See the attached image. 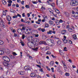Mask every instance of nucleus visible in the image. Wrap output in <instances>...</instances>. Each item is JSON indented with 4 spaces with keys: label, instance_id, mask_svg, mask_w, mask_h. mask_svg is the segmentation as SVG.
<instances>
[{
    "label": "nucleus",
    "instance_id": "55",
    "mask_svg": "<svg viewBox=\"0 0 78 78\" xmlns=\"http://www.w3.org/2000/svg\"><path fill=\"white\" fill-rule=\"evenodd\" d=\"M20 43H21V44L22 46H24V44H23V42H20Z\"/></svg>",
    "mask_w": 78,
    "mask_h": 78
},
{
    "label": "nucleus",
    "instance_id": "6",
    "mask_svg": "<svg viewBox=\"0 0 78 78\" xmlns=\"http://www.w3.org/2000/svg\"><path fill=\"white\" fill-rule=\"evenodd\" d=\"M17 32L19 34H23V30L20 28H19L17 30Z\"/></svg>",
    "mask_w": 78,
    "mask_h": 78
},
{
    "label": "nucleus",
    "instance_id": "2",
    "mask_svg": "<svg viewBox=\"0 0 78 78\" xmlns=\"http://www.w3.org/2000/svg\"><path fill=\"white\" fill-rule=\"evenodd\" d=\"M9 62H3V64L4 66H6V67H9L11 66H12L11 63H9Z\"/></svg>",
    "mask_w": 78,
    "mask_h": 78
},
{
    "label": "nucleus",
    "instance_id": "41",
    "mask_svg": "<svg viewBox=\"0 0 78 78\" xmlns=\"http://www.w3.org/2000/svg\"><path fill=\"white\" fill-rule=\"evenodd\" d=\"M63 50H64V51H67V48H66V47L64 48Z\"/></svg>",
    "mask_w": 78,
    "mask_h": 78
},
{
    "label": "nucleus",
    "instance_id": "48",
    "mask_svg": "<svg viewBox=\"0 0 78 78\" xmlns=\"http://www.w3.org/2000/svg\"><path fill=\"white\" fill-rule=\"evenodd\" d=\"M13 18L14 19H15V18H17V16L15 15V16H12Z\"/></svg>",
    "mask_w": 78,
    "mask_h": 78
},
{
    "label": "nucleus",
    "instance_id": "17",
    "mask_svg": "<svg viewBox=\"0 0 78 78\" xmlns=\"http://www.w3.org/2000/svg\"><path fill=\"white\" fill-rule=\"evenodd\" d=\"M48 34H52V30H49L47 32Z\"/></svg>",
    "mask_w": 78,
    "mask_h": 78
},
{
    "label": "nucleus",
    "instance_id": "8",
    "mask_svg": "<svg viewBox=\"0 0 78 78\" xmlns=\"http://www.w3.org/2000/svg\"><path fill=\"white\" fill-rule=\"evenodd\" d=\"M78 3V2L77 1H72L70 2V5H71V6H75V5H76V3Z\"/></svg>",
    "mask_w": 78,
    "mask_h": 78
},
{
    "label": "nucleus",
    "instance_id": "57",
    "mask_svg": "<svg viewBox=\"0 0 78 78\" xmlns=\"http://www.w3.org/2000/svg\"><path fill=\"white\" fill-rule=\"evenodd\" d=\"M21 22H25V21H23V19H22L21 20Z\"/></svg>",
    "mask_w": 78,
    "mask_h": 78
},
{
    "label": "nucleus",
    "instance_id": "58",
    "mask_svg": "<svg viewBox=\"0 0 78 78\" xmlns=\"http://www.w3.org/2000/svg\"><path fill=\"white\" fill-rule=\"evenodd\" d=\"M22 15L23 17H24L25 16V13H23V14H22Z\"/></svg>",
    "mask_w": 78,
    "mask_h": 78
},
{
    "label": "nucleus",
    "instance_id": "15",
    "mask_svg": "<svg viewBox=\"0 0 78 78\" xmlns=\"http://www.w3.org/2000/svg\"><path fill=\"white\" fill-rule=\"evenodd\" d=\"M64 14L66 17H69V13L67 12H64Z\"/></svg>",
    "mask_w": 78,
    "mask_h": 78
},
{
    "label": "nucleus",
    "instance_id": "56",
    "mask_svg": "<svg viewBox=\"0 0 78 78\" xmlns=\"http://www.w3.org/2000/svg\"><path fill=\"white\" fill-rule=\"evenodd\" d=\"M36 77L38 78H41V77L39 75H37Z\"/></svg>",
    "mask_w": 78,
    "mask_h": 78
},
{
    "label": "nucleus",
    "instance_id": "27",
    "mask_svg": "<svg viewBox=\"0 0 78 78\" xmlns=\"http://www.w3.org/2000/svg\"><path fill=\"white\" fill-rule=\"evenodd\" d=\"M68 43H69L70 44H72V41L70 40H68Z\"/></svg>",
    "mask_w": 78,
    "mask_h": 78
},
{
    "label": "nucleus",
    "instance_id": "54",
    "mask_svg": "<svg viewBox=\"0 0 78 78\" xmlns=\"http://www.w3.org/2000/svg\"><path fill=\"white\" fill-rule=\"evenodd\" d=\"M41 9L43 10H44L45 9V7L42 6L41 8Z\"/></svg>",
    "mask_w": 78,
    "mask_h": 78
},
{
    "label": "nucleus",
    "instance_id": "23",
    "mask_svg": "<svg viewBox=\"0 0 78 78\" xmlns=\"http://www.w3.org/2000/svg\"><path fill=\"white\" fill-rule=\"evenodd\" d=\"M10 11V12H13V13H16V12L15 10H14L12 9H11Z\"/></svg>",
    "mask_w": 78,
    "mask_h": 78
},
{
    "label": "nucleus",
    "instance_id": "13",
    "mask_svg": "<svg viewBox=\"0 0 78 78\" xmlns=\"http://www.w3.org/2000/svg\"><path fill=\"white\" fill-rule=\"evenodd\" d=\"M5 52L7 54H9L10 53V50L9 49H7L5 50Z\"/></svg>",
    "mask_w": 78,
    "mask_h": 78
},
{
    "label": "nucleus",
    "instance_id": "44",
    "mask_svg": "<svg viewBox=\"0 0 78 78\" xmlns=\"http://www.w3.org/2000/svg\"><path fill=\"white\" fill-rule=\"evenodd\" d=\"M43 18L45 20L46 19H47V16H43Z\"/></svg>",
    "mask_w": 78,
    "mask_h": 78
},
{
    "label": "nucleus",
    "instance_id": "5",
    "mask_svg": "<svg viewBox=\"0 0 78 78\" xmlns=\"http://www.w3.org/2000/svg\"><path fill=\"white\" fill-rule=\"evenodd\" d=\"M3 60L5 61H6L7 62H9V58L8 57L6 56H4L3 57Z\"/></svg>",
    "mask_w": 78,
    "mask_h": 78
},
{
    "label": "nucleus",
    "instance_id": "49",
    "mask_svg": "<svg viewBox=\"0 0 78 78\" xmlns=\"http://www.w3.org/2000/svg\"><path fill=\"white\" fill-rule=\"evenodd\" d=\"M65 75L66 76H69V73H65Z\"/></svg>",
    "mask_w": 78,
    "mask_h": 78
},
{
    "label": "nucleus",
    "instance_id": "28",
    "mask_svg": "<svg viewBox=\"0 0 78 78\" xmlns=\"http://www.w3.org/2000/svg\"><path fill=\"white\" fill-rule=\"evenodd\" d=\"M73 38L74 39H76V35L75 34L73 35Z\"/></svg>",
    "mask_w": 78,
    "mask_h": 78
},
{
    "label": "nucleus",
    "instance_id": "51",
    "mask_svg": "<svg viewBox=\"0 0 78 78\" xmlns=\"http://www.w3.org/2000/svg\"><path fill=\"white\" fill-rule=\"evenodd\" d=\"M41 30L42 29L41 28H39L38 29V31H41Z\"/></svg>",
    "mask_w": 78,
    "mask_h": 78
},
{
    "label": "nucleus",
    "instance_id": "32",
    "mask_svg": "<svg viewBox=\"0 0 78 78\" xmlns=\"http://www.w3.org/2000/svg\"><path fill=\"white\" fill-rule=\"evenodd\" d=\"M34 27L35 28H37L38 27V25H37L36 24H34Z\"/></svg>",
    "mask_w": 78,
    "mask_h": 78
},
{
    "label": "nucleus",
    "instance_id": "20",
    "mask_svg": "<svg viewBox=\"0 0 78 78\" xmlns=\"http://www.w3.org/2000/svg\"><path fill=\"white\" fill-rule=\"evenodd\" d=\"M74 17L76 18L78 17V12L76 13L73 16Z\"/></svg>",
    "mask_w": 78,
    "mask_h": 78
},
{
    "label": "nucleus",
    "instance_id": "29",
    "mask_svg": "<svg viewBox=\"0 0 78 78\" xmlns=\"http://www.w3.org/2000/svg\"><path fill=\"white\" fill-rule=\"evenodd\" d=\"M4 44V42L3 41L0 40V45H3Z\"/></svg>",
    "mask_w": 78,
    "mask_h": 78
},
{
    "label": "nucleus",
    "instance_id": "1",
    "mask_svg": "<svg viewBox=\"0 0 78 78\" xmlns=\"http://www.w3.org/2000/svg\"><path fill=\"white\" fill-rule=\"evenodd\" d=\"M48 42L49 45L51 47H52L55 45V44H54V41L52 39H49L47 40Z\"/></svg>",
    "mask_w": 78,
    "mask_h": 78
},
{
    "label": "nucleus",
    "instance_id": "9",
    "mask_svg": "<svg viewBox=\"0 0 78 78\" xmlns=\"http://www.w3.org/2000/svg\"><path fill=\"white\" fill-rule=\"evenodd\" d=\"M6 19L8 22H10L11 20V17L9 16H6Z\"/></svg>",
    "mask_w": 78,
    "mask_h": 78
},
{
    "label": "nucleus",
    "instance_id": "33",
    "mask_svg": "<svg viewBox=\"0 0 78 78\" xmlns=\"http://www.w3.org/2000/svg\"><path fill=\"white\" fill-rule=\"evenodd\" d=\"M54 64V62L52 61L50 62V65L51 66H53Z\"/></svg>",
    "mask_w": 78,
    "mask_h": 78
},
{
    "label": "nucleus",
    "instance_id": "3",
    "mask_svg": "<svg viewBox=\"0 0 78 78\" xmlns=\"http://www.w3.org/2000/svg\"><path fill=\"white\" fill-rule=\"evenodd\" d=\"M56 4L57 5H58H58H59L60 6H62L63 5V4H62V0H57L56 2Z\"/></svg>",
    "mask_w": 78,
    "mask_h": 78
},
{
    "label": "nucleus",
    "instance_id": "38",
    "mask_svg": "<svg viewBox=\"0 0 78 78\" xmlns=\"http://www.w3.org/2000/svg\"><path fill=\"white\" fill-rule=\"evenodd\" d=\"M63 66H64V68L65 70H66V69H67V66H66V64H64L63 65Z\"/></svg>",
    "mask_w": 78,
    "mask_h": 78
},
{
    "label": "nucleus",
    "instance_id": "50",
    "mask_svg": "<svg viewBox=\"0 0 78 78\" xmlns=\"http://www.w3.org/2000/svg\"><path fill=\"white\" fill-rule=\"evenodd\" d=\"M69 27H70V26H69V25H67L66 28V29H68V28H69Z\"/></svg>",
    "mask_w": 78,
    "mask_h": 78
},
{
    "label": "nucleus",
    "instance_id": "60",
    "mask_svg": "<svg viewBox=\"0 0 78 78\" xmlns=\"http://www.w3.org/2000/svg\"><path fill=\"white\" fill-rule=\"evenodd\" d=\"M49 47L48 46H47L46 47V50H49Z\"/></svg>",
    "mask_w": 78,
    "mask_h": 78
},
{
    "label": "nucleus",
    "instance_id": "35",
    "mask_svg": "<svg viewBox=\"0 0 78 78\" xmlns=\"http://www.w3.org/2000/svg\"><path fill=\"white\" fill-rule=\"evenodd\" d=\"M55 12H56V13H57V14H59L60 12L59 10L57 9H55Z\"/></svg>",
    "mask_w": 78,
    "mask_h": 78
},
{
    "label": "nucleus",
    "instance_id": "61",
    "mask_svg": "<svg viewBox=\"0 0 78 78\" xmlns=\"http://www.w3.org/2000/svg\"><path fill=\"white\" fill-rule=\"evenodd\" d=\"M59 22L60 23H62L63 22V21H62V20H60L59 21Z\"/></svg>",
    "mask_w": 78,
    "mask_h": 78
},
{
    "label": "nucleus",
    "instance_id": "64",
    "mask_svg": "<svg viewBox=\"0 0 78 78\" xmlns=\"http://www.w3.org/2000/svg\"><path fill=\"white\" fill-rule=\"evenodd\" d=\"M21 4L22 5H24V1H23L21 2Z\"/></svg>",
    "mask_w": 78,
    "mask_h": 78
},
{
    "label": "nucleus",
    "instance_id": "42",
    "mask_svg": "<svg viewBox=\"0 0 78 78\" xmlns=\"http://www.w3.org/2000/svg\"><path fill=\"white\" fill-rule=\"evenodd\" d=\"M25 34H23L22 35V38L23 39H25Z\"/></svg>",
    "mask_w": 78,
    "mask_h": 78
},
{
    "label": "nucleus",
    "instance_id": "59",
    "mask_svg": "<svg viewBox=\"0 0 78 78\" xmlns=\"http://www.w3.org/2000/svg\"><path fill=\"white\" fill-rule=\"evenodd\" d=\"M47 3H48V5H51V3H50V2H48V1H47Z\"/></svg>",
    "mask_w": 78,
    "mask_h": 78
},
{
    "label": "nucleus",
    "instance_id": "4",
    "mask_svg": "<svg viewBox=\"0 0 78 78\" xmlns=\"http://www.w3.org/2000/svg\"><path fill=\"white\" fill-rule=\"evenodd\" d=\"M24 69H25V70H26V71H28V70H31V67L30 66H25Z\"/></svg>",
    "mask_w": 78,
    "mask_h": 78
},
{
    "label": "nucleus",
    "instance_id": "18",
    "mask_svg": "<svg viewBox=\"0 0 78 78\" xmlns=\"http://www.w3.org/2000/svg\"><path fill=\"white\" fill-rule=\"evenodd\" d=\"M68 31H69V32H73V30L70 27H69L68 28Z\"/></svg>",
    "mask_w": 78,
    "mask_h": 78
},
{
    "label": "nucleus",
    "instance_id": "47",
    "mask_svg": "<svg viewBox=\"0 0 78 78\" xmlns=\"http://www.w3.org/2000/svg\"><path fill=\"white\" fill-rule=\"evenodd\" d=\"M32 2L34 4H37V2L36 1H32Z\"/></svg>",
    "mask_w": 78,
    "mask_h": 78
},
{
    "label": "nucleus",
    "instance_id": "39",
    "mask_svg": "<svg viewBox=\"0 0 78 78\" xmlns=\"http://www.w3.org/2000/svg\"><path fill=\"white\" fill-rule=\"evenodd\" d=\"M43 39H47V37H46V36L44 35L43 36Z\"/></svg>",
    "mask_w": 78,
    "mask_h": 78
},
{
    "label": "nucleus",
    "instance_id": "31",
    "mask_svg": "<svg viewBox=\"0 0 78 78\" xmlns=\"http://www.w3.org/2000/svg\"><path fill=\"white\" fill-rule=\"evenodd\" d=\"M3 53L4 52L3 51H2V50H0V55H2V54H3Z\"/></svg>",
    "mask_w": 78,
    "mask_h": 78
},
{
    "label": "nucleus",
    "instance_id": "11",
    "mask_svg": "<svg viewBox=\"0 0 78 78\" xmlns=\"http://www.w3.org/2000/svg\"><path fill=\"white\" fill-rule=\"evenodd\" d=\"M66 32V30H62L61 33L62 34H65Z\"/></svg>",
    "mask_w": 78,
    "mask_h": 78
},
{
    "label": "nucleus",
    "instance_id": "45",
    "mask_svg": "<svg viewBox=\"0 0 78 78\" xmlns=\"http://www.w3.org/2000/svg\"><path fill=\"white\" fill-rule=\"evenodd\" d=\"M42 32H44L45 31V29L44 28L41 29V30Z\"/></svg>",
    "mask_w": 78,
    "mask_h": 78
},
{
    "label": "nucleus",
    "instance_id": "46",
    "mask_svg": "<svg viewBox=\"0 0 78 78\" xmlns=\"http://www.w3.org/2000/svg\"><path fill=\"white\" fill-rule=\"evenodd\" d=\"M25 7H26V8H27V9L30 8V6H29L28 5H26Z\"/></svg>",
    "mask_w": 78,
    "mask_h": 78
},
{
    "label": "nucleus",
    "instance_id": "30",
    "mask_svg": "<svg viewBox=\"0 0 78 78\" xmlns=\"http://www.w3.org/2000/svg\"><path fill=\"white\" fill-rule=\"evenodd\" d=\"M77 12H75V11H74V10L72 11V14H75Z\"/></svg>",
    "mask_w": 78,
    "mask_h": 78
},
{
    "label": "nucleus",
    "instance_id": "40",
    "mask_svg": "<svg viewBox=\"0 0 78 78\" xmlns=\"http://www.w3.org/2000/svg\"><path fill=\"white\" fill-rule=\"evenodd\" d=\"M8 2L9 3L11 4V3H12V1H11V0H8Z\"/></svg>",
    "mask_w": 78,
    "mask_h": 78
},
{
    "label": "nucleus",
    "instance_id": "12",
    "mask_svg": "<svg viewBox=\"0 0 78 78\" xmlns=\"http://www.w3.org/2000/svg\"><path fill=\"white\" fill-rule=\"evenodd\" d=\"M62 41H63V42H64V43H65V44H66V43H68V40H67L66 39H63Z\"/></svg>",
    "mask_w": 78,
    "mask_h": 78
},
{
    "label": "nucleus",
    "instance_id": "53",
    "mask_svg": "<svg viewBox=\"0 0 78 78\" xmlns=\"http://www.w3.org/2000/svg\"><path fill=\"white\" fill-rule=\"evenodd\" d=\"M45 27H48V24H45Z\"/></svg>",
    "mask_w": 78,
    "mask_h": 78
},
{
    "label": "nucleus",
    "instance_id": "14",
    "mask_svg": "<svg viewBox=\"0 0 78 78\" xmlns=\"http://www.w3.org/2000/svg\"><path fill=\"white\" fill-rule=\"evenodd\" d=\"M19 75H24V72L23 71H20L18 72Z\"/></svg>",
    "mask_w": 78,
    "mask_h": 78
},
{
    "label": "nucleus",
    "instance_id": "62",
    "mask_svg": "<svg viewBox=\"0 0 78 78\" xmlns=\"http://www.w3.org/2000/svg\"><path fill=\"white\" fill-rule=\"evenodd\" d=\"M35 23H37V24H40V23H41L38 22H37V21H36Z\"/></svg>",
    "mask_w": 78,
    "mask_h": 78
},
{
    "label": "nucleus",
    "instance_id": "52",
    "mask_svg": "<svg viewBox=\"0 0 78 78\" xmlns=\"http://www.w3.org/2000/svg\"><path fill=\"white\" fill-rule=\"evenodd\" d=\"M51 70H52V72H54V68H51Z\"/></svg>",
    "mask_w": 78,
    "mask_h": 78
},
{
    "label": "nucleus",
    "instance_id": "24",
    "mask_svg": "<svg viewBox=\"0 0 78 78\" xmlns=\"http://www.w3.org/2000/svg\"><path fill=\"white\" fill-rule=\"evenodd\" d=\"M62 27L63 28H66V24L64 23H63L62 24Z\"/></svg>",
    "mask_w": 78,
    "mask_h": 78
},
{
    "label": "nucleus",
    "instance_id": "63",
    "mask_svg": "<svg viewBox=\"0 0 78 78\" xmlns=\"http://www.w3.org/2000/svg\"><path fill=\"white\" fill-rule=\"evenodd\" d=\"M22 30H25V28L24 27H22Z\"/></svg>",
    "mask_w": 78,
    "mask_h": 78
},
{
    "label": "nucleus",
    "instance_id": "22",
    "mask_svg": "<svg viewBox=\"0 0 78 78\" xmlns=\"http://www.w3.org/2000/svg\"><path fill=\"white\" fill-rule=\"evenodd\" d=\"M55 22L57 25H59V21L55 20Z\"/></svg>",
    "mask_w": 78,
    "mask_h": 78
},
{
    "label": "nucleus",
    "instance_id": "37",
    "mask_svg": "<svg viewBox=\"0 0 78 78\" xmlns=\"http://www.w3.org/2000/svg\"><path fill=\"white\" fill-rule=\"evenodd\" d=\"M2 14L3 16H5L6 14V12L5 11H3L2 12Z\"/></svg>",
    "mask_w": 78,
    "mask_h": 78
},
{
    "label": "nucleus",
    "instance_id": "26",
    "mask_svg": "<svg viewBox=\"0 0 78 78\" xmlns=\"http://www.w3.org/2000/svg\"><path fill=\"white\" fill-rule=\"evenodd\" d=\"M38 49V48H33L32 50L34 51H37V49Z\"/></svg>",
    "mask_w": 78,
    "mask_h": 78
},
{
    "label": "nucleus",
    "instance_id": "25",
    "mask_svg": "<svg viewBox=\"0 0 78 78\" xmlns=\"http://www.w3.org/2000/svg\"><path fill=\"white\" fill-rule=\"evenodd\" d=\"M2 3L3 4V5H6V2L5 0H3L2 1Z\"/></svg>",
    "mask_w": 78,
    "mask_h": 78
},
{
    "label": "nucleus",
    "instance_id": "34",
    "mask_svg": "<svg viewBox=\"0 0 78 78\" xmlns=\"http://www.w3.org/2000/svg\"><path fill=\"white\" fill-rule=\"evenodd\" d=\"M51 6H52V7H53L54 8H55V4L54 3H53L51 4Z\"/></svg>",
    "mask_w": 78,
    "mask_h": 78
},
{
    "label": "nucleus",
    "instance_id": "43",
    "mask_svg": "<svg viewBox=\"0 0 78 78\" xmlns=\"http://www.w3.org/2000/svg\"><path fill=\"white\" fill-rule=\"evenodd\" d=\"M46 54H47L48 55H50V54H51V52L50 51H48L46 53Z\"/></svg>",
    "mask_w": 78,
    "mask_h": 78
},
{
    "label": "nucleus",
    "instance_id": "10",
    "mask_svg": "<svg viewBox=\"0 0 78 78\" xmlns=\"http://www.w3.org/2000/svg\"><path fill=\"white\" fill-rule=\"evenodd\" d=\"M40 45H42V44H44V45H48L47 43H46V42H45L44 41H40Z\"/></svg>",
    "mask_w": 78,
    "mask_h": 78
},
{
    "label": "nucleus",
    "instance_id": "19",
    "mask_svg": "<svg viewBox=\"0 0 78 78\" xmlns=\"http://www.w3.org/2000/svg\"><path fill=\"white\" fill-rule=\"evenodd\" d=\"M48 10H49V12H51V13L52 14H53V10L51 9H50V8H49L48 9Z\"/></svg>",
    "mask_w": 78,
    "mask_h": 78
},
{
    "label": "nucleus",
    "instance_id": "7",
    "mask_svg": "<svg viewBox=\"0 0 78 78\" xmlns=\"http://www.w3.org/2000/svg\"><path fill=\"white\" fill-rule=\"evenodd\" d=\"M37 76V75L35 73H32L30 74V76L32 78H35Z\"/></svg>",
    "mask_w": 78,
    "mask_h": 78
},
{
    "label": "nucleus",
    "instance_id": "16",
    "mask_svg": "<svg viewBox=\"0 0 78 78\" xmlns=\"http://www.w3.org/2000/svg\"><path fill=\"white\" fill-rule=\"evenodd\" d=\"M61 44V41H58L57 42V45H59Z\"/></svg>",
    "mask_w": 78,
    "mask_h": 78
},
{
    "label": "nucleus",
    "instance_id": "21",
    "mask_svg": "<svg viewBox=\"0 0 78 78\" xmlns=\"http://www.w3.org/2000/svg\"><path fill=\"white\" fill-rule=\"evenodd\" d=\"M27 45L29 47H30V48H31V43H30V42H29L27 43Z\"/></svg>",
    "mask_w": 78,
    "mask_h": 78
},
{
    "label": "nucleus",
    "instance_id": "36",
    "mask_svg": "<svg viewBox=\"0 0 78 78\" xmlns=\"http://www.w3.org/2000/svg\"><path fill=\"white\" fill-rule=\"evenodd\" d=\"M49 24H50L51 25H52L53 24V22L52 21H50L49 22Z\"/></svg>",
    "mask_w": 78,
    "mask_h": 78
}]
</instances>
